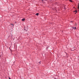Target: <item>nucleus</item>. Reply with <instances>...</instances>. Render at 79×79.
<instances>
[{"label": "nucleus", "mask_w": 79, "mask_h": 79, "mask_svg": "<svg viewBox=\"0 0 79 79\" xmlns=\"http://www.w3.org/2000/svg\"><path fill=\"white\" fill-rule=\"evenodd\" d=\"M25 20V19H22V21H24Z\"/></svg>", "instance_id": "nucleus-1"}, {"label": "nucleus", "mask_w": 79, "mask_h": 79, "mask_svg": "<svg viewBox=\"0 0 79 79\" xmlns=\"http://www.w3.org/2000/svg\"><path fill=\"white\" fill-rule=\"evenodd\" d=\"M11 25H13V27L14 26V25L13 24H10Z\"/></svg>", "instance_id": "nucleus-2"}, {"label": "nucleus", "mask_w": 79, "mask_h": 79, "mask_svg": "<svg viewBox=\"0 0 79 79\" xmlns=\"http://www.w3.org/2000/svg\"><path fill=\"white\" fill-rule=\"evenodd\" d=\"M74 12H76V13H75V14H76V13H77V11L76 10L74 11Z\"/></svg>", "instance_id": "nucleus-3"}, {"label": "nucleus", "mask_w": 79, "mask_h": 79, "mask_svg": "<svg viewBox=\"0 0 79 79\" xmlns=\"http://www.w3.org/2000/svg\"><path fill=\"white\" fill-rule=\"evenodd\" d=\"M39 13H37L36 14V15H39Z\"/></svg>", "instance_id": "nucleus-4"}, {"label": "nucleus", "mask_w": 79, "mask_h": 79, "mask_svg": "<svg viewBox=\"0 0 79 79\" xmlns=\"http://www.w3.org/2000/svg\"><path fill=\"white\" fill-rule=\"evenodd\" d=\"M78 9H79V4H78ZM78 11H79V10H78Z\"/></svg>", "instance_id": "nucleus-5"}, {"label": "nucleus", "mask_w": 79, "mask_h": 79, "mask_svg": "<svg viewBox=\"0 0 79 79\" xmlns=\"http://www.w3.org/2000/svg\"><path fill=\"white\" fill-rule=\"evenodd\" d=\"M69 1H70V2H73V1H71V0H69Z\"/></svg>", "instance_id": "nucleus-6"}, {"label": "nucleus", "mask_w": 79, "mask_h": 79, "mask_svg": "<svg viewBox=\"0 0 79 79\" xmlns=\"http://www.w3.org/2000/svg\"><path fill=\"white\" fill-rule=\"evenodd\" d=\"M73 28H75V29H76V27H75V28L73 27Z\"/></svg>", "instance_id": "nucleus-7"}, {"label": "nucleus", "mask_w": 79, "mask_h": 79, "mask_svg": "<svg viewBox=\"0 0 79 79\" xmlns=\"http://www.w3.org/2000/svg\"><path fill=\"white\" fill-rule=\"evenodd\" d=\"M9 78L10 79H11L10 77H9Z\"/></svg>", "instance_id": "nucleus-8"}, {"label": "nucleus", "mask_w": 79, "mask_h": 79, "mask_svg": "<svg viewBox=\"0 0 79 79\" xmlns=\"http://www.w3.org/2000/svg\"><path fill=\"white\" fill-rule=\"evenodd\" d=\"M72 22H71V23H72Z\"/></svg>", "instance_id": "nucleus-9"}]
</instances>
